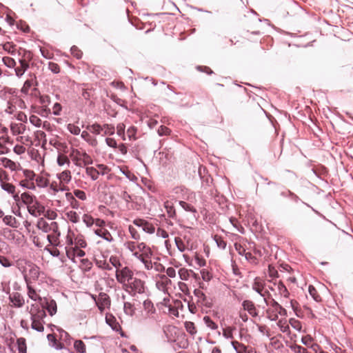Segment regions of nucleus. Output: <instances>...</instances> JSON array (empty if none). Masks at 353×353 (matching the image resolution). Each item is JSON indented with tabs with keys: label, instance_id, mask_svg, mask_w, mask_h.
Masks as SVG:
<instances>
[{
	"label": "nucleus",
	"instance_id": "obj_41",
	"mask_svg": "<svg viewBox=\"0 0 353 353\" xmlns=\"http://www.w3.org/2000/svg\"><path fill=\"white\" fill-rule=\"evenodd\" d=\"M109 262L110 263V265L112 267H114L117 270H120V267L121 266V263L120 262V260L117 258L116 256H111Z\"/></svg>",
	"mask_w": 353,
	"mask_h": 353
},
{
	"label": "nucleus",
	"instance_id": "obj_53",
	"mask_svg": "<svg viewBox=\"0 0 353 353\" xmlns=\"http://www.w3.org/2000/svg\"><path fill=\"white\" fill-rule=\"evenodd\" d=\"M73 194L74 196L78 198L81 201H85L87 199L86 194L84 191L81 190H74L73 192Z\"/></svg>",
	"mask_w": 353,
	"mask_h": 353
},
{
	"label": "nucleus",
	"instance_id": "obj_56",
	"mask_svg": "<svg viewBox=\"0 0 353 353\" xmlns=\"http://www.w3.org/2000/svg\"><path fill=\"white\" fill-rule=\"evenodd\" d=\"M23 175L26 177L25 180L31 182H33V180L34 179L35 177V174L34 173V172L30 170H24Z\"/></svg>",
	"mask_w": 353,
	"mask_h": 353
},
{
	"label": "nucleus",
	"instance_id": "obj_14",
	"mask_svg": "<svg viewBox=\"0 0 353 353\" xmlns=\"http://www.w3.org/2000/svg\"><path fill=\"white\" fill-rule=\"evenodd\" d=\"M242 306L243 310L248 311L251 316H256L258 315L254 304L251 301H244Z\"/></svg>",
	"mask_w": 353,
	"mask_h": 353
},
{
	"label": "nucleus",
	"instance_id": "obj_28",
	"mask_svg": "<svg viewBox=\"0 0 353 353\" xmlns=\"http://www.w3.org/2000/svg\"><path fill=\"white\" fill-rule=\"evenodd\" d=\"M80 154H81V152L77 150H73L70 154L72 161L77 166H81V158H80Z\"/></svg>",
	"mask_w": 353,
	"mask_h": 353
},
{
	"label": "nucleus",
	"instance_id": "obj_26",
	"mask_svg": "<svg viewBox=\"0 0 353 353\" xmlns=\"http://www.w3.org/2000/svg\"><path fill=\"white\" fill-rule=\"evenodd\" d=\"M57 162L59 166L67 165L69 167L70 165V161L68 157L62 154L58 155Z\"/></svg>",
	"mask_w": 353,
	"mask_h": 353
},
{
	"label": "nucleus",
	"instance_id": "obj_22",
	"mask_svg": "<svg viewBox=\"0 0 353 353\" xmlns=\"http://www.w3.org/2000/svg\"><path fill=\"white\" fill-rule=\"evenodd\" d=\"M164 207L166 210L168 216L170 218H174L175 216L176 212L172 202L170 201H165Z\"/></svg>",
	"mask_w": 353,
	"mask_h": 353
},
{
	"label": "nucleus",
	"instance_id": "obj_44",
	"mask_svg": "<svg viewBox=\"0 0 353 353\" xmlns=\"http://www.w3.org/2000/svg\"><path fill=\"white\" fill-rule=\"evenodd\" d=\"M82 220L83 223L86 225V226L89 228L93 225L94 223V219H93V217L88 214H83Z\"/></svg>",
	"mask_w": 353,
	"mask_h": 353
},
{
	"label": "nucleus",
	"instance_id": "obj_36",
	"mask_svg": "<svg viewBox=\"0 0 353 353\" xmlns=\"http://www.w3.org/2000/svg\"><path fill=\"white\" fill-rule=\"evenodd\" d=\"M8 142V138L3 137H0V154L8 153V148L6 146Z\"/></svg>",
	"mask_w": 353,
	"mask_h": 353
},
{
	"label": "nucleus",
	"instance_id": "obj_43",
	"mask_svg": "<svg viewBox=\"0 0 353 353\" xmlns=\"http://www.w3.org/2000/svg\"><path fill=\"white\" fill-rule=\"evenodd\" d=\"M32 321V323H31V327L33 329V330H35L38 332H43V330H44V327H43V323L42 321H39L37 320H35V321Z\"/></svg>",
	"mask_w": 353,
	"mask_h": 353
},
{
	"label": "nucleus",
	"instance_id": "obj_9",
	"mask_svg": "<svg viewBox=\"0 0 353 353\" xmlns=\"http://www.w3.org/2000/svg\"><path fill=\"white\" fill-rule=\"evenodd\" d=\"M143 310L145 312V318L153 319L154 314L156 312V309L154 307L153 303L151 301L147 299L143 301Z\"/></svg>",
	"mask_w": 353,
	"mask_h": 353
},
{
	"label": "nucleus",
	"instance_id": "obj_54",
	"mask_svg": "<svg viewBox=\"0 0 353 353\" xmlns=\"http://www.w3.org/2000/svg\"><path fill=\"white\" fill-rule=\"evenodd\" d=\"M65 252L68 259L74 260L75 258V247L65 246Z\"/></svg>",
	"mask_w": 353,
	"mask_h": 353
},
{
	"label": "nucleus",
	"instance_id": "obj_37",
	"mask_svg": "<svg viewBox=\"0 0 353 353\" xmlns=\"http://www.w3.org/2000/svg\"><path fill=\"white\" fill-rule=\"evenodd\" d=\"M34 84V79L33 78L28 79L25 81L21 92L24 94H28L30 88Z\"/></svg>",
	"mask_w": 353,
	"mask_h": 353
},
{
	"label": "nucleus",
	"instance_id": "obj_20",
	"mask_svg": "<svg viewBox=\"0 0 353 353\" xmlns=\"http://www.w3.org/2000/svg\"><path fill=\"white\" fill-rule=\"evenodd\" d=\"M22 202L27 205V208L37 201L36 197L28 192H24L21 195Z\"/></svg>",
	"mask_w": 353,
	"mask_h": 353
},
{
	"label": "nucleus",
	"instance_id": "obj_12",
	"mask_svg": "<svg viewBox=\"0 0 353 353\" xmlns=\"http://www.w3.org/2000/svg\"><path fill=\"white\" fill-rule=\"evenodd\" d=\"M252 289L258 292L261 296L264 298V301L266 303L265 294L268 293L266 290H264L263 283L258 279L254 280L252 285Z\"/></svg>",
	"mask_w": 353,
	"mask_h": 353
},
{
	"label": "nucleus",
	"instance_id": "obj_57",
	"mask_svg": "<svg viewBox=\"0 0 353 353\" xmlns=\"http://www.w3.org/2000/svg\"><path fill=\"white\" fill-rule=\"evenodd\" d=\"M136 133L137 128L134 126H131L127 130V135L130 140H135L137 139L135 136Z\"/></svg>",
	"mask_w": 353,
	"mask_h": 353
},
{
	"label": "nucleus",
	"instance_id": "obj_55",
	"mask_svg": "<svg viewBox=\"0 0 353 353\" xmlns=\"http://www.w3.org/2000/svg\"><path fill=\"white\" fill-rule=\"evenodd\" d=\"M18 348L20 352L24 353L26 351V340L23 338L17 339Z\"/></svg>",
	"mask_w": 353,
	"mask_h": 353
},
{
	"label": "nucleus",
	"instance_id": "obj_4",
	"mask_svg": "<svg viewBox=\"0 0 353 353\" xmlns=\"http://www.w3.org/2000/svg\"><path fill=\"white\" fill-rule=\"evenodd\" d=\"M30 314L31 321L37 320L43 322V319L46 316L44 309L40 308L39 305L36 304L32 305L30 310Z\"/></svg>",
	"mask_w": 353,
	"mask_h": 353
},
{
	"label": "nucleus",
	"instance_id": "obj_63",
	"mask_svg": "<svg viewBox=\"0 0 353 353\" xmlns=\"http://www.w3.org/2000/svg\"><path fill=\"white\" fill-rule=\"evenodd\" d=\"M70 52L77 59H80L82 57L81 51L77 46H72L70 49Z\"/></svg>",
	"mask_w": 353,
	"mask_h": 353
},
{
	"label": "nucleus",
	"instance_id": "obj_11",
	"mask_svg": "<svg viewBox=\"0 0 353 353\" xmlns=\"http://www.w3.org/2000/svg\"><path fill=\"white\" fill-rule=\"evenodd\" d=\"M28 68V63L24 59H20L19 65L17 66L14 69L16 75L19 78L21 77Z\"/></svg>",
	"mask_w": 353,
	"mask_h": 353
},
{
	"label": "nucleus",
	"instance_id": "obj_31",
	"mask_svg": "<svg viewBox=\"0 0 353 353\" xmlns=\"http://www.w3.org/2000/svg\"><path fill=\"white\" fill-rule=\"evenodd\" d=\"M194 294L198 299V301L201 302L203 305H206V296L202 290L196 289L194 290Z\"/></svg>",
	"mask_w": 353,
	"mask_h": 353
},
{
	"label": "nucleus",
	"instance_id": "obj_38",
	"mask_svg": "<svg viewBox=\"0 0 353 353\" xmlns=\"http://www.w3.org/2000/svg\"><path fill=\"white\" fill-rule=\"evenodd\" d=\"M37 185L39 188H46L48 185V180L42 176H37L35 179Z\"/></svg>",
	"mask_w": 353,
	"mask_h": 353
},
{
	"label": "nucleus",
	"instance_id": "obj_42",
	"mask_svg": "<svg viewBox=\"0 0 353 353\" xmlns=\"http://www.w3.org/2000/svg\"><path fill=\"white\" fill-rule=\"evenodd\" d=\"M232 345L237 353H243L246 350V347L238 341H232Z\"/></svg>",
	"mask_w": 353,
	"mask_h": 353
},
{
	"label": "nucleus",
	"instance_id": "obj_1",
	"mask_svg": "<svg viewBox=\"0 0 353 353\" xmlns=\"http://www.w3.org/2000/svg\"><path fill=\"white\" fill-rule=\"evenodd\" d=\"M124 247L139 259L148 270H154L161 272L163 266L158 262L151 248L143 242L128 241L124 243Z\"/></svg>",
	"mask_w": 353,
	"mask_h": 353
},
{
	"label": "nucleus",
	"instance_id": "obj_2",
	"mask_svg": "<svg viewBox=\"0 0 353 353\" xmlns=\"http://www.w3.org/2000/svg\"><path fill=\"white\" fill-rule=\"evenodd\" d=\"M133 276V272L128 267H124L120 270H116V279L117 281L125 286L132 279Z\"/></svg>",
	"mask_w": 353,
	"mask_h": 353
},
{
	"label": "nucleus",
	"instance_id": "obj_15",
	"mask_svg": "<svg viewBox=\"0 0 353 353\" xmlns=\"http://www.w3.org/2000/svg\"><path fill=\"white\" fill-rule=\"evenodd\" d=\"M11 303L15 306L20 307L24 304L23 296L18 292H14L10 296Z\"/></svg>",
	"mask_w": 353,
	"mask_h": 353
},
{
	"label": "nucleus",
	"instance_id": "obj_52",
	"mask_svg": "<svg viewBox=\"0 0 353 353\" xmlns=\"http://www.w3.org/2000/svg\"><path fill=\"white\" fill-rule=\"evenodd\" d=\"M30 122L36 127H41L42 124V121L40 118H39L36 115H31L30 117Z\"/></svg>",
	"mask_w": 353,
	"mask_h": 353
},
{
	"label": "nucleus",
	"instance_id": "obj_46",
	"mask_svg": "<svg viewBox=\"0 0 353 353\" xmlns=\"http://www.w3.org/2000/svg\"><path fill=\"white\" fill-rule=\"evenodd\" d=\"M277 325L283 332H289L290 327L286 320H279L277 323Z\"/></svg>",
	"mask_w": 353,
	"mask_h": 353
},
{
	"label": "nucleus",
	"instance_id": "obj_51",
	"mask_svg": "<svg viewBox=\"0 0 353 353\" xmlns=\"http://www.w3.org/2000/svg\"><path fill=\"white\" fill-rule=\"evenodd\" d=\"M102 128H103V131L102 132L103 135H112L114 133V127L111 125L106 124L102 126Z\"/></svg>",
	"mask_w": 353,
	"mask_h": 353
},
{
	"label": "nucleus",
	"instance_id": "obj_64",
	"mask_svg": "<svg viewBox=\"0 0 353 353\" xmlns=\"http://www.w3.org/2000/svg\"><path fill=\"white\" fill-rule=\"evenodd\" d=\"M128 230L130 233L131 237L133 239L139 240L140 239L139 234L137 232L136 229L133 226L130 225Z\"/></svg>",
	"mask_w": 353,
	"mask_h": 353
},
{
	"label": "nucleus",
	"instance_id": "obj_59",
	"mask_svg": "<svg viewBox=\"0 0 353 353\" xmlns=\"http://www.w3.org/2000/svg\"><path fill=\"white\" fill-rule=\"evenodd\" d=\"M87 246L86 241L81 237L77 238L74 241V247L79 248H84Z\"/></svg>",
	"mask_w": 353,
	"mask_h": 353
},
{
	"label": "nucleus",
	"instance_id": "obj_13",
	"mask_svg": "<svg viewBox=\"0 0 353 353\" xmlns=\"http://www.w3.org/2000/svg\"><path fill=\"white\" fill-rule=\"evenodd\" d=\"M171 280L168 279L165 276H163L161 281L157 282L156 285L159 290L166 294L168 292L167 286L170 285Z\"/></svg>",
	"mask_w": 353,
	"mask_h": 353
},
{
	"label": "nucleus",
	"instance_id": "obj_45",
	"mask_svg": "<svg viewBox=\"0 0 353 353\" xmlns=\"http://www.w3.org/2000/svg\"><path fill=\"white\" fill-rule=\"evenodd\" d=\"M3 63L8 68H12L16 66V62L14 59L9 57H4L2 59Z\"/></svg>",
	"mask_w": 353,
	"mask_h": 353
},
{
	"label": "nucleus",
	"instance_id": "obj_6",
	"mask_svg": "<svg viewBox=\"0 0 353 353\" xmlns=\"http://www.w3.org/2000/svg\"><path fill=\"white\" fill-rule=\"evenodd\" d=\"M126 286L134 293L142 294L144 292V283L139 279L133 277Z\"/></svg>",
	"mask_w": 353,
	"mask_h": 353
},
{
	"label": "nucleus",
	"instance_id": "obj_30",
	"mask_svg": "<svg viewBox=\"0 0 353 353\" xmlns=\"http://www.w3.org/2000/svg\"><path fill=\"white\" fill-rule=\"evenodd\" d=\"M271 305L274 309V310L281 316L287 315L286 310L283 308L281 305H280L276 301H272Z\"/></svg>",
	"mask_w": 353,
	"mask_h": 353
},
{
	"label": "nucleus",
	"instance_id": "obj_5",
	"mask_svg": "<svg viewBox=\"0 0 353 353\" xmlns=\"http://www.w3.org/2000/svg\"><path fill=\"white\" fill-rule=\"evenodd\" d=\"M92 297L101 312H103L105 308L110 304V298L105 293H100L97 299L94 296Z\"/></svg>",
	"mask_w": 353,
	"mask_h": 353
},
{
	"label": "nucleus",
	"instance_id": "obj_3",
	"mask_svg": "<svg viewBox=\"0 0 353 353\" xmlns=\"http://www.w3.org/2000/svg\"><path fill=\"white\" fill-rule=\"evenodd\" d=\"M4 174V172L1 170H0V183L1 188L7 192L8 194H10L12 195L13 199L15 201H19V196L17 193L15 192V187L12 183H10L7 181H6L3 177V175Z\"/></svg>",
	"mask_w": 353,
	"mask_h": 353
},
{
	"label": "nucleus",
	"instance_id": "obj_48",
	"mask_svg": "<svg viewBox=\"0 0 353 353\" xmlns=\"http://www.w3.org/2000/svg\"><path fill=\"white\" fill-rule=\"evenodd\" d=\"M203 321L206 325L207 327L212 330H216L218 326L209 317V316H205L203 318Z\"/></svg>",
	"mask_w": 353,
	"mask_h": 353
},
{
	"label": "nucleus",
	"instance_id": "obj_16",
	"mask_svg": "<svg viewBox=\"0 0 353 353\" xmlns=\"http://www.w3.org/2000/svg\"><path fill=\"white\" fill-rule=\"evenodd\" d=\"M57 177L61 183H69L72 180L71 172L69 170H65L58 173Z\"/></svg>",
	"mask_w": 353,
	"mask_h": 353
},
{
	"label": "nucleus",
	"instance_id": "obj_23",
	"mask_svg": "<svg viewBox=\"0 0 353 353\" xmlns=\"http://www.w3.org/2000/svg\"><path fill=\"white\" fill-rule=\"evenodd\" d=\"M3 165L5 168H9L12 171L17 170L19 167V165L10 159L4 158L2 160Z\"/></svg>",
	"mask_w": 353,
	"mask_h": 353
},
{
	"label": "nucleus",
	"instance_id": "obj_7",
	"mask_svg": "<svg viewBox=\"0 0 353 353\" xmlns=\"http://www.w3.org/2000/svg\"><path fill=\"white\" fill-rule=\"evenodd\" d=\"M27 208L28 212L34 217L40 216L45 212V207L37 200Z\"/></svg>",
	"mask_w": 353,
	"mask_h": 353
},
{
	"label": "nucleus",
	"instance_id": "obj_49",
	"mask_svg": "<svg viewBox=\"0 0 353 353\" xmlns=\"http://www.w3.org/2000/svg\"><path fill=\"white\" fill-rule=\"evenodd\" d=\"M125 126L123 123H119L117 126V134L121 137L123 140H125Z\"/></svg>",
	"mask_w": 353,
	"mask_h": 353
},
{
	"label": "nucleus",
	"instance_id": "obj_60",
	"mask_svg": "<svg viewBox=\"0 0 353 353\" xmlns=\"http://www.w3.org/2000/svg\"><path fill=\"white\" fill-rule=\"evenodd\" d=\"M68 130L70 131V133L74 134V135H78L80 134L81 132V129L78 126H76L74 124H68Z\"/></svg>",
	"mask_w": 353,
	"mask_h": 353
},
{
	"label": "nucleus",
	"instance_id": "obj_50",
	"mask_svg": "<svg viewBox=\"0 0 353 353\" xmlns=\"http://www.w3.org/2000/svg\"><path fill=\"white\" fill-rule=\"evenodd\" d=\"M186 331L193 335L196 332L194 324L192 322L187 321L185 323Z\"/></svg>",
	"mask_w": 353,
	"mask_h": 353
},
{
	"label": "nucleus",
	"instance_id": "obj_39",
	"mask_svg": "<svg viewBox=\"0 0 353 353\" xmlns=\"http://www.w3.org/2000/svg\"><path fill=\"white\" fill-rule=\"evenodd\" d=\"M80 158H81V164L83 163L84 165L92 163V159L91 157L85 152H81Z\"/></svg>",
	"mask_w": 353,
	"mask_h": 353
},
{
	"label": "nucleus",
	"instance_id": "obj_8",
	"mask_svg": "<svg viewBox=\"0 0 353 353\" xmlns=\"http://www.w3.org/2000/svg\"><path fill=\"white\" fill-rule=\"evenodd\" d=\"M56 226L57 223L55 222H51L50 224L43 218H40L37 223V227L38 228V229L46 233L50 232L52 228H54Z\"/></svg>",
	"mask_w": 353,
	"mask_h": 353
},
{
	"label": "nucleus",
	"instance_id": "obj_33",
	"mask_svg": "<svg viewBox=\"0 0 353 353\" xmlns=\"http://www.w3.org/2000/svg\"><path fill=\"white\" fill-rule=\"evenodd\" d=\"M87 129L92 133L94 134H102L103 131V128L99 124H93L87 127Z\"/></svg>",
	"mask_w": 353,
	"mask_h": 353
},
{
	"label": "nucleus",
	"instance_id": "obj_17",
	"mask_svg": "<svg viewBox=\"0 0 353 353\" xmlns=\"http://www.w3.org/2000/svg\"><path fill=\"white\" fill-rule=\"evenodd\" d=\"M11 131L14 135L23 134L26 130V126L22 123H12Z\"/></svg>",
	"mask_w": 353,
	"mask_h": 353
},
{
	"label": "nucleus",
	"instance_id": "obj_58",
	"mask_svg": "<svg viewBox=\"0 0 353 353\" xmlns=\"http://www.w3.org/2000/svg\"><path fill=\"white\" fill-rule=\"evenodd\" d=\"M18 142H20L23 145H30L32 143L31 139L28 135L26 136H20L17 139Z\"/></svg>",
	"mask_w": 353,
	"mask_h": 353
},
{
	"label": "nucleus",
	"instance_id": "obj_62",
	"mask_svg": "<svg viewBox=\"0 0 353 353\" xmlns=\"http://www.w3.org/2000/svg\"><path fill=\"white\" fill-rule=\"evenodd\" d=\"M179 205L181 206L183 209L188 212H195L196 210L190 204L187 203L185 201H179Z\"/></svg>",
	"mask_w": 353,
	"mask_h": 353
},
{
	"label": "nucleus",
	"instance_id": "obj_25",
	"mask_svg": "<svg viewBox=\"0 0 353 353\" xmlns=\"http://www.w3.org/2000/svg\"><path fill=\"white\" fill-rule=\"evenodd\" d=\"M123 311L125 314L130 316H133L135 312L134 305L130 302H124Z\"/></svg>",
	"mask_w": 353,
	"mask_h": 353
},
{
	"label": "nucleus",
	"instance_id": "obj_19",
	"mask_svg": "<svg viewBox=\"0 0 353 353\" xmlns=\"http://www.w3.org/2000/svg\"><path fill=\"white\" fill-rule=\"evenodd\" d=\"M106 323L112 327L113 330L119 331L121 330V326L117 322L114 316L111 314H107L105 316Z\"/></svg>",
	"mask_w": 353,
	"mask_h": 353
},
{
	"label": "nucleus",
	"instance_id": "obj_21",
	"mask_svg": "<svg viewBox=\"0 0 353 353\" xmlns=\"http://www.w3.org/2000/svg\"><path fill=\"white\" fill-rule=\"evenodd\" d=\"M65 199L69 202L70 206L73 209H78L79 208V203L75 199V196H74V194L72 193L66 192L65 193Z\"/></svg>",
	"mask_w": 353,
	"mask_h": 353
},
{
	"label": "nucleus",
	"instance_id": "obj_47",
	"mask_svg": "<svg viewBox=\"0 0 353 353\" xmlns=\"http://www.w3.org/2000/svg\"><path fill=\"white\" fill-rule=\"evenodd\" d=\"M174 241L178 250L180 252H183L186 250V245L182 239L179 237H176Z\"/></svg>",
	"mask_w": 353,
	"mask_h": 353
},
{
	"label": "nucleus",
	"instance_id": "obj_10",
	"mask_svg": "<svg viewBox=\"0 0 353 353\" xmlns=\"http://www.w3.org/2000/svg\"><path fill=\"white\" fill-rule=\"evenodd\" d=\"M43 307H46L49 314L52 316L57 312V303L53 299H45L41 303Z\"/></svg>",
	"mask_w": 353,
	"mask_h": 353
},
{
	"label": "nucleus",
	"instance_id": "obj_40",
	"mask_svg": "<svg viewBox=\"0 0 353 353\" xmlns=\"http://www.w3.org/2000/svg\"><path fill=\"white\" fill-rule=\"evenodd\" d=\"M95 263L100 268H102L104 270H112V266L110 265V263H108L104 260L96 259Z\"/></svg>",
	"mask_w": 353,
	"mask_h": 353
},
{
	"label": "nucleus",
	"instance_id": "obj_34",
	"mask_svg": "<svg viewBox=\"0 0 353 353\" xmlns=\"http://www.w3.org/2000/svg\"><path fill=\"white\" fill-rule=\"evenodd\" d=\"M65 216L70 221H71L74 223H78L80 220L78 214L74 211L71 210V211L66 212Z\"/></svg>",
	"mask_w": 353,
	"mask_h": 353
},
{
	"label": "nucleus",
	"instance_id": "obj_18",
	"mask_svg": "<svg viewBox=\"0 0 353 353\" xmlns=\"http://www.w3.org/2000/svg\"><path fill=\"white\" fill-rule=\"evenodd\" d=\"M94 233L97 236L103 238V239L106 240L108 242H111L113 241V238L111 234L108 230L105 228H98L94 230Z\"/></svg>",
	"mask_w": 353,
	"mask_h": 353
},
{
	"label": "nucleus",
	"instance_id": "obj_61",
	"mask_svg": "<svg viewBox=\"0 0 353 353\" xmlns=\"http://www.w3.org/2000/svg\"><path fill=\"white\" fill-rule=\"evenodd\" d=\"M143 231L148 234H152L155 231V228L152 224L147 221L146 223H145L144 227L143 228Z\"/></svg>",
	"mask_w": 353,
	"mask_h": 353
},
{
	"label": "nucleus",
	"instance_id": "obj_29",
	"mask_svg": "<svg viewBox=\"0 0 353 353\" xmlns=\"http://www.w3.org/2000/svg\"><path fill=\"white\" fill-rule=\"evenodd\" d=\"M85 172L93 181L97 180L99 175V171L93 167L86 168Z\"/></svg>",
	"mask_w": 353,
	"mask_h": 353
},
{
	"label": "nucleus",
	"instance_id": "obj_24",
	"mask_svg": "<svg viewBox=\"0 0 353 353\" xmlns=\"http://www.w3.org/2000/svg\"><path fill=\"white\" fill-rule=\"evenodd\" d=\"M178 273L180 279L183 281H188L190 279L191 274H194L192 270L183 268H180Z\"/></svg>",
	"mask_w": 353,
	"mask_h": 353
},
{
	"label": "nucleus",
	"instance_id": "obj_27",
	"mask_svg": "<svg viewBox=\"0 0 353 353\" xmlns=\"http://www.w3.org/2000/svg\"><path fill=\"white\" fill-rule=\"evenodd\" d=\"M28 295L30 299L33 301H41L42 299L41 296L36 292V291L29 285H28Z\"/></svg>",
	"mask_w": 353,
	"mask_h": 353
},
{
	"label": "nucleus",
	"instance_id": "obj_35",
	"mask_svg": "<svg viewBox=\"0 0 353 353\" xmlns=\"http://www.w3.org/2000/svg\"><path fill=\"white\" fill-rule=\"evenodd\" d=\"M74 347L79 353H85V345L81 340H77L74 341Z\"/></svg>",
	"mask_w": 353,
	"mask_h": 353
},
{
	"label": "nucleus",
	"instance_id": "obj_32",
	"mask_svg": "<svg viewBox=\"0 0 353 353\" xmlns=\"http://www.w3.org/2000/svg\"><path fill=\"white\" fill-rule=\"evenodd\" d=\"M3 223L9 226H11L12 228H17V220L16 219L11 216V215H7L3 217Z\"/></svg>",
	"mask_w": 353,
	"mask_h": 353
}]
</instances>
